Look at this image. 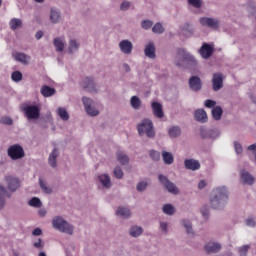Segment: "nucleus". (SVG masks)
<instances>
[{"label":"nucleus","instance_id":"obj_1","mask_svg":"<svg viewBox=\"0 0 256 256\" xmlns=\"http://www.w3.org/2000/svg\"><path fill=\"white\" fill-rule=\"evenodd\" d=\"M209 201L211 209H225V206L229 203V190H227V187L225 186L214 188L211 192Z\"/></svg>","mask_w":256,"mask_h":256},{"label":"nucleus","instance_id":"obj_2","mask_svg":"<svg viewBox=\"0 0 256 256\" xmlns=\"http://www.w3.org/2000/svg\"><path fill=\"white\" fill-rule=\"evenodd\" d=\"M175 65L182 69H197V59L193 54L189 53L184 48H179L177 50L176 58H175Z\"/></svg>","mask_w":256,"mask_h":256},{"label":"nucleus","instance_id":"obj_3","mask_svg":"<svg viewBox=\"0 0 256 256\" xmlns=\"http://www.w3.org/2000/svg\"><path fill=\"white\" fill-rule=\"evenodd\" d=\"M137 132L140 137L146 135L148 139H155V127L153 126V121L149 118H144L138 125H137Z\"/></svg>","mask_w":256,"mask_h":256},{"label":"nucleus","instance_id":"obj_4","mask_svg":"<svg viewBox=\"0 0 256 256\" xmlns=\"http://www.w3.org/2000/svg\"><path fill=\"white\" fill-rule=\"evenodd\" d=\"M52 227L60 233H66V235H72L74 231L73 225H71L61 216H56L53 218Z\"/></svg>","mask_w":256,"mask_h":256},{"label":"nucleus","instance_id":"obj_5","mask_svg":"<svg viewBox=\"0 0 256 256\" xmlns=\"http://www.w3.org/2000/svg\"><path fill=\"white\" fill-rule=\"evenodd\" d=\"M22 111L29 120H37L41 117V108L39 105L33 104H24L22 107Z\"/></svg>","mask_w":256,"mask_h":256},{"label":"nucleus","instance_id":"obj_6","mask_svg":"<svg viewBox=\"0 0 256 256\" xmlns=\"http://www.w3.org/2000/svg\"><path fill=\"white\" fill-rule=\"evenodd\" d=\"M7 155L12 161H19L25 157V150L19 144L11 145L7 150Z\"/></svg>","mask_w":256,"mask_h":256},{"label":"nucleus","instance_id":"obj_7","mask_svg":"<svg viewBox=\"0 0 256 256\" xmlns=\"http://www.w3.org/2000/svg\"><path fill=\"white\" fill-rule=\"evenodd\" d=\"M158 179L168 193H172V195H179V188H177L175 183L171 182L170 179L167 178V176L160 174L158 176Z\"/></svg>","mask_w":256,"mask_h":256},{"label":"nucleus","instance_id":"obj_8","mask_svg":"<svg viewBox=\"0 0 256 256\" xmlns=\"http://www.w3.org/2000/svg\"><path fill=\"white\" fill-rule=\"evenodd\" d=\"M220 136L221 132L219 129L200 128V137H202V139H212L215 141V139H219Z\"/></svg>","mask_w":256,"mask_h":256},{"label":"nucleus","instance_id":"obj_9","mask_svg":"<svg viewBox=\"0 0 256 256\" xmlns=\"http://www.w3.org/2000/svg\"><path fill=\"white\" fill-rule=\"evenodd\" d=\"M188 85L190 91H193L194 93H199V91L203 89V81L199 76H191L188 80Z\"/></svg>","mask_w":256,"mask_h":256},{"label":"nucleus","instance_id":"obj_10","mask_svg":"<svg viewBox=\"0 0 256 256\" xmlns=\"http://www.w3.org/2000/svg\"><path fill=\"white\" fill-rule=\"evenodd\" d=\"M223 81H225V75L221 72L214 73L212 75V89L213 91H221L223 87Z\"/></svg>","mask_w":256,"mask_h":256},{"label":"nucleus","instance_id":"obj_11","mask_svg":"<svg viewBox=\"0 0 256 256\" xmlns=\"http://www.w3.org/2000/svg\"><path fill=\"white\" fill-rule=\"evenodd\" d=\"M81 87L88 93H97V86L93 77H85L81 82Z\"/></svg>","mask_w":256,"mask_h":256},{"label":"nucleus","instance_id":"obj_12","mask_svg":"<svg viewBox=\"0 0 256 256\" xmlns=\"http://www.w3.org/2000/svg\"><path fill=\"white\" fill-rule=\"evenodd\" d=\"M202 27H209V29H219L220 22L216 18L202 17L199 20Z\"/></svg>","mask_w":256,"mask_h":256},{"label":"nucleus","instance_id":"obj_13","mask_svg":"<svg viewBox=\"0 0 256 256\" xmlns=\"http://www.w3.org/2000/svg\"><path fill=\"white\" fill-rule=\"evenodd\" d=\"M222 247L221 243L211 240L204 245V251L207 255H211L213 253H219Z\"/></svg>","mask_w":256,"mask_h":256},{"label":"nucleus","instance_id":"obj_14","mask_svg":"<svg viewBox=\"0 0 256 256\" xmlns=\"http://www.w3.org/2000/svg\"><path fill=\"white\" fill-rule=\"evenodd\" d=\"M97 181L101 185L102 189H111L113 187V182H111V176L109 174H99L97 176Z\"/></svg>","mask_w":256,"mask_h":256},{"label":"nucleus","instance_id":"obj_15","mask_svg":"<svg viewBox=\"0 0 256 256\" xmlns=\"http://www.w3.org/2000/svg\"><path fill=\"white\" fill-rule=\"evenodd\" d=\"M4 179L7 183L9 191H11L12 193H15V191H17V189L21 187V181H19L18 178H15L13 176H6Z\"/></svg>","mask_w":256,"mask_h":256},{"label":"nucleus","instance_id":"obj_16","mask_svg":"<svg viewBox=\"0 0 256 256\" xmlns=\"http://www.w3.org/2000/svg\"><path fill=\"white\" fill-rule=\"evenodd\" d=\"M118 47L124 55H131V53H133V42L130 40L125 39L120 41Z\"/></svg>","mask_w":256,"mask_h":256},{"label":"nucleus","instance_id":"obj_17","mask_svg":"<svg viewBox=\"0 0 256 256\" xmlns=\"http://www.w3.org/2000/svg\"><path fill=\"white\" fill-rule=\"evenodd\" d=\"M151 108L154 117H156L157 119H163L165 117V113L163 112V105H161V103L152 102Z\"/></svg>","mask_w":256,"mask_h":256},{"label":"nucleus","instance_id":"obj_18","mask_svg":"<svg viewBox=\"0 0 256 256\" xmlns=\"http://www.w3.org/2000/svg\"><path fill=\"white\" fill-rule=\"evenodd\" d=\"M184 167L185 169H188V171H199V169H201V163L199 160L185 159Z\"/></svg>","mask_w":256,"mask_h":256},{"label":"nucleus","instance_id":"obj_19","mask_svg":"<svg viewBox=\"0 0 256 256\" xmlns=\"http://www.w3.org/2000/svg\"><path fill=\"white\" fill-rule=\"evenodd\" d=\"M213 46L208 43H204L201 48L199 49V53L202 59H209L211 55H213Z\"/></svg>","mask_w":256,"mask_h":256},{"label":"nucleus","instance_id":"obj_20","mask_svg":"<svg viewBox=\"0 0 256 256\" xmlns=\"http://www.w3.org/2000/svg\"><path fill=\"white\" fill-rule=\"evenodd\" d=\"M59 148H54L49 156H48V165L52 167V169H57V159L59 158Z\"/></svg>","mask_w":256,"mask_h":256},{"label":"nucleus","instance_id":"obj_21","mask_svg":"<svg viewBox=\"0 0 256 256\" xmlns=\"http://www.w3.org/2000/svg\"><path fill=\"white\" fill-rule=\"evenodd\" d=\"M115 215H117V217H120L121 219H131V209H129L128 207H123V206H119L116 210H115Z\"/></svg>","mask_w":256,"mask_h":256},{"label":"nucleus","instance_id":"obj_22","mask_svg":"<svg viewBox=\"0 0 256 256\" xmlns=\"http://www.w3.org/2000/svg\"><path fill=\"white\" fill-rule=\"evenodd\" d=\"M144 54L148 59H155L157 57L155 43L149 42L144 48Z\"/></svg>","mask_w":256,"mask_h":256},{"label":"nucleus","instance_id":"obj_23","mask_svg":"<svg viewBox=\"0 0 256 256\" xmlns=\"http://www.w3.org/2000/svg\"><path fill=\"white\" fill-rule=\"evenodd\" d=\"M240 177L243 185H253L255 183V177L245 170L241 172Z\"/></svg>","mask_w":256,"mask_h":256},{"label":"nucleus","instance_id":"obj_24","mask_svg":"<svg viewBox=\"0 0 256 256\" xmlns=\"http://www.w3.org/2000/svg\"><path fill=\"white\" fill-rule=\"evenodd\" d=\"M81 47V43L77 41V39H70L68 42V53L69 55H73V53H77L79 48Z\"/></svg>","mask_w":256,"mask_h":256},{"label":"nucleus","instance_id":"obj_25","mask_svg":"<svg viewBox=\"0 0 256 256\" xmlns=\"http://www.w3.org/2000/svg\"><path fill=\"white\" fill-rule=\"evenodd\" d=\"M194 119L199 123H207V112L204 109H197L194 113Z\"/></svg>","mask_w":256,"mask_h":256},{"label":"nucleus","instance_id":"obj_26","mask_svg":"<svg viewBox=\"0 0 256 256\" xmlns=\"http://www.w3.org/2000/svg\"><path fill=\"white\" fill-rule=\"evenodd\" d=\"M128 233L130 237H133V238L141 237V235H143V227L132 225L130 226Z\"/></svg>","mask_w":256,"mask_h":256},{"label":"nucleus","instance_id":"obj_27","mask_svg":"<svg viewBox=\"0 0 256 256\" xmlns=\"http://www.w3.org/2000/svg\"><path fill=\"white\" fill-rule=\"evenodd\" d=\"M53 45L58 53H63L65 50V38L57 37L53 40Z\"/></svg>","mask_w":256,"mask_h":256},{"label":"nucleus","instance_id":"obj_28","mask_svg":"<svg viewBox=\"0 0 256 256\" xmlns=\"http://www.w3.org/2000/svg\"><path fill=\"white\" fill-rule=\"evenodd\" d=\"M40 93L44 97H53L55 93H57V90L55 88H52L51 86L43 85L40 89Z\"/></svg>","mask_w":256,"mask_h":256},{"label":"nucleus","instance_id":"obj_29","mask_svg":"<svg viewBox=\"0 0 256 256\" xmlns=\"http://www.w3.org/2000/svg\"><path fill=\"white\" fill-rule=\"evenodd\" d=\"M50 21L51 23L57 24L61 21V13L56 8L50 10Z\"/></svg>","mask_w":256,"mask_h":256},{"label":"nucleus","instance_id":"obj_30","mask_svg":"<svg viewBox=\"0 0 256 256\" xmlns=\"http://www.w3.org/2000/svg\"><path fill=\"white\" fill-rule=\"evenodd\" d=\"M162 159L165 163V165H173L175 161V157L171 152L162 151Z\"/></svg>","mask_w":256,"mask_h":256},{"label":"nucleus","instance_id":"obj_31","mask_svg":"<svg viewBox=\"0 0 256 256\" xmlns=\"http://www.w3.org/2000/svg\"><path fill=\"white\" fill-rule=\"evenodd\" d=\"M130 105L132 109H134V111H139L142 105L141 98H139L138 96H132L130 98Z\"/></svg>","mask_w":256,"mask_h":256},{"label":"nucleus","instance_id":"obj_32","mask_svg":"<svg viewBox=\"0 0 256 256\" xmlns=\"http://www.w3.org/2000/svg\"><path fill=\"white\" fill-rule=\"evenodd\" d=\"M9 27L12 31H16V29L23 27V20L19 18H12L9 22Z\"/></svg>","mask_w":256,"mask_h":256},{"label":"nucleus","instance_id":"obj_33","mask_svg":"<svg viewBox=\"0 0 256 256\" xmlns=\"http://www.w3.org/2000/svg\"><path fill=\"white\" fill-rule=\"evenodd\" d=\"M212 117L214 121H221L223 117V108L221 106H216L212 109Z\"/></svg>","mask_w":256,"mask_h":256},{"label":"nucleus","instance_id":"obj_34","mask_svg":"<svg viewBox=\"0 0 256 256\" xmlns=\"http://www.w3.org/2000/svg\"><path fill=\"white\" fill-rule=\"evenodd\" d=\"M39 187L46 195H51V193H53V188L47 185V183L41 178H39Z\"/></svg>","mask_w":256,"mask_h":256},{"label":"nucleus","instance_id":"obj_35","mask_svg":"<svg viewBox=\"0 0 256 256\" xmlns=\"http://www.w3.org/2000/svg\"><path fill=\"white\" fill-rule=\"evenodd\" d=\"M168 134H169V137H171V139H177V137H179L181 135V127L172 126L168 130Z\"/></svg>","mask_w":256,"mask_h":256},{"label":"nucleus","instance_id":"obj_36","mask_svg":"<svg viewBox=\"0 0 256 256\" xmlns=\"http://www.w3.org/2000/svg\"><path fill=\"white\" fill-rule=\"evenodd\" d=\"M182 227H184L187 235H195V232H193V224L190 220H182Z\"/></svg>","mask_w":256,"mask_h":256},{"label":"nucleus","instance_id":"obj_37","mask_svg":"<svg viewBox=\"0 0 256 256\" xmlns=\"http://www.w3.org/2000/svg\"><path fill=\"white\" fill-rule=\"evenodd\" d=\"M7 195V188L0 184V211L5 209V196Z\"/></svg>","mask_w":256,"mask_h":256},{"label":"nucleus","instance_id":"obj_38","mask_svg":"<svg viewBox=\"0 0 256 256\" xmlns=\"http://www.w3.org/2000/svg\"><path fill=\"white\" fill-rule=\"evenodd\" d=\"M15 59H16V61H19V63H23V65H27V63H29V59H31V57H29L25 53H17L15 55Z\"/></svg>","mask_w":256,"mask_h":256},{"label":"nucleus","instance_id":"obj_39","mask_svg":"<svg viewBox=\"0 0 256 256\" xmlns=\"http://www.w3.org/2000/svg\"><path fill=\"white\" fill-rule=\"evenodd\" d=\"M193 26L189 23H185L182 27V33L185 37H192L193 36Z\"/></svg>","mask_w":256,"mask_h":256},{"label":"nucleus","instance_id":"obj_40","mask_svg":"<svg viewBox=\"0 0 256 256\" xmlns=\"http://www.w3.org/2000/svg\"><path fill=\"white\" fill-rule=\"evenodd\" d=\"M57 115L60 117L62 121H67L69 119V112H67V109L63 107H59L57 109Z\"/></svg>","mask_w":256,"mask_h":256},{"label":"nucleus","instance_id":"obj_41","mask_svg":"<svg viewBox=\"0 0 256 256\" xmlns=\"http://www.w3.org/2000/svg\"><path fill=\"white\" fill-rule=\"evenodd\" d=\"M117 161H119L121 165H127V163H129V156H127L125 152H118Z\"/></svg>","mask_w":256,"mask_h":256},{"label":"nucleus","instance_id":"obj_42","mask_svg":"<svg viewBox=\"0 0 256 256\" xmlns=\"http://www.w3.org/2000/svg\"><path fill=\"white\" fill-rule=\"evenodd\" d=\"M162 211L165 215H175V207L173 206V204H165L162 207Z\"/></svg>","mask_w":256,"mask_h":256},{"label":"nucleus","instance_id":"obj_43","mask_svg":"<svg viewBox=\"0 0 256 256\" xmlns=\"http://www.w3.org/2000/svg\"><path fill=\"white\" fill-rule=\"evenodd\" d=\"M82 103L85 111H87L90 107H93V105H95V102L91 98L85 96L82 97Z\"/></svg>","mask_w":256,"mask_h":256},{"label":"nucleus","instance_id":"obj_44","mask_svg":"<svg viewBox=\"0 0 256 256\" xmlns=\"http://www.w3.org/2000/svg\"><path fill=\"white\" fill-rule=\"evenodd\" d=\"M152 33L162 35V33H165V27H163V24L158 22L152 27Z\"/></svg>","mask_w":256,"mask_h":256},{"label":"nucleus","instance_id":"obj_45","mask_svg":"<svg viewBox=\"0 0 256 256\" xmlns=\"http://www.w3.org/2000/svg\"><path fill=\"white\" fill-rule=\"evenodd\" d=\"M28 205L30 207H36V208H39V207H42L43 206V202H41V199L37 198V197H33L32 199H30L28 201Z\"/></svg>","mask_w":256,"mask_h":256},{"label":"nucleus","instance_id":"obj_46","mask_svg":"<svg viewBox=\"0 0 256 256\" xmlns=\"http://www.w3.org/2000/svg\"><path fill=\"white\" fill-rule=\"evenodd\" d=\"M249 249H251V245L249 244L238 247L239 256H247L249 253Z\"/></svg>","mask_w":256,"mask_h":256},{"label":"nucleus","instance_id":"obj_47","mask_svg":"<svg viewBox=\"0 0 256 256\" xmlns=\"http://www.w3.org/2000/svg\"><path fill=\"white\" fill-rule=\"evenodd\" d=\"M113 173L116 179H123V177L125 176V173H123V169L121 168V166H116L113 170Z\"/></svg>","mask_w":256,"mask_h":256},{"label":"nucleus","instance_id":"obj_48","mask_svg":"<svg viewBox=\"0 0 256 256\" xmlns=\"http://www.w3.org/2000/svg\"><path fill=\"white\" fill-rule=\"evenodd\" d=\"M11 79L15 83H19V81L23 80V73H21V71H14L11 75Z\"/></svg>","mask_w":256,"mask_h":256},{"label":"nucleus","instance_id":"obj_49","mask_svg":"<svg viewBox=\"0 0 256 256\" xmlns=\"http://www.w3.org/2000/svg\"><path fill=\"white\" fill-rule=\"evenodd\" d=\"M86 113L90 117H97V115H99V110H97V108H95V105H92L90 108H88L86 110Z\"/></svg>","mask_w":256,"mask_h":256},{"label":"nucleus","instance_id":"obj_50","mask_svg":"<svg viewBox=\"0 0 256 256\" xmlns=\"http://www.w3.org/2000/svg\"><path fill=\"white\" fill-rule=\"evenodd\" d=\"M153 27V21L151 20H143L141 22V28L144 29L145 31H149Z\"/></svg>","mask_w":256,"mask_h":256},{"label":"nucleus","instance_id":"obj_51","mask_svg":"<svg viewBox=\"0 0 256 256\" xmlns=\"http://www.w3.org/2000/svg\"><path fill=\"white\" fill-rule=\"evenodd\" d=\"M147 187H149V183L141 181L137 184L136 189L137 191H139V193H143V191H145Z\"/></svg>","mask_w":256,"mask_h":256},{"label":"nucleus","instance_id":"obj_52","mask_svg":"<svg viewBox=\"0 0 256 256\" xmlns=\"http://www.w3.org/2000/svg\"><path fill=\"white\" fill-rule=\"evenodd\" d=\"M149 155L152 161H159L161 159V153L157 150H150Z\"/></svg>","mask_w":256,"mask_h":256},{"label":"nucleus","instance_id":"obj_53","mask_svg":"<svg viewBox=\"0 0 256 256\" xmlns=\"http://www.w3.org/2000/svg\"><path fill=\"white\" fill-rule=\"evenodd\" d=\"M189 5H192V7H195V9H201L203 6L202 0H187Z\"/></svg>","mask_w":256,"mask_h":256},{"label":"nucleus","instance_id":"obj_54","mask_svg":"<svg viewBox=\"0 0 256 256\" xmlns=\"http://www.w3.org/2000/svg\"><path fill=\"white\" fill-rule=\"evenodd\" d=\"M217 105V102L215 100H211V99H207L205 102H204V106L207 108V109H215V107Z\"/></svg>","mask_w":256,"mask_h":256},{"label":"nucleus","instance_id":"obj_55","mask_svg":"<svg viewBox=\"0 0 256 256\" xmlns=\"http://www.w3.org/2000/svg\"><path fill=\"white\" fill-rule=\"evenodd\" d=\"M0 123L2 125H13V119L9 116H4L0 118Z\"/></svg>","mask_w":256,"mask_h":256},{"label":"nucleus","instance_id":"obj_56","mask_svg":"<svg viewBox=\"0 0 256 256\" xmlns=\"http://www.w3.org/2000/svg\"><path fill=\"white\" fill-rule=\"evenodd\" d=\"M131 9V2L130 1H123L120 4V11H129Z\"/></svg>","mask_w":256,"mask_h":256},{"label":"nucleus","instance_id":"obj_57","mask_svg":"<svg viewBox=\"0 0 256 256\" xmlns=\"http://www.w3.org/2000/svg\"><path fill=\"white\" fill-rule=\"evenodd\" d=\"M159 229L167 235L169 233V224L167 222H160Z\"/></svg>","mask_w":256,"mask_h":256},{"label":"nucleus","instance_id":"obj_58","mask_svg":"<svg viewBox=\"0 0 256 256\" xmlns=\"http://www.w3.org/2000/svg\"><path fill=\"white\" fill-rule=\"evenodd\" d=\"M234 149L237 155H241V153H243V146L237 141L234 142Z\"/></svg>","mask_w":256,"mask_h":256},{"label":"nucleus","instance_id":"obj_59","mask_svg":"<svg viewBox=\"0 0 256 256\" xmlns=\"http://www.w3.org/2000/svg\"><path fill=\"white\" fill-rule=\"evenodd\" d=\"M33 247H35V249H43V247H45V242H43V239L38 238V240L33 243Z\"/></svg>","mask_w":256,"mask_h":256},{"label":"nucleus","instance_id":"obj_60","mask_svg":"<svg viewBox=\"0 0 256 256\" xmlns=\"http://www.w3.org/2000/svg\"><path fill=\"white\" fill-rule=\"evenodd\" d=\"M32 235H34V237H41V235H43V230H41V228H35L32 231Z\"/></svg>","mask_w":256,"mask_h":256},{"label":"nucleus","instance_id":"obj_61","mask_svg":"<svg viewBox=\"0 0 256 256\" xmlns=\"http://www.w3.org/2000/svg\"><path fill=\"white\" fill-rule=\"evenodd\" d=\"M246 225H247V227H255V225H256L255 220L253 218L247 219Z\"/></svg>","mask_w":256,"mask_h":256},{"label":"nucleus","instance_id":"obj_62","mask_svg":"<svg viewBox=\"0 0 256 256\" xmlns=\"http://www.w3.org/2000/svg\"><path fill=\"white\" fill-rule=\"evenodd\" d=\"M206 187H207V181L201 180V181L198 183V189H205Z\"/></svg>","mask_w":256,"mask_h":256},{"label":"nucleus","instance_id":"obj_63","mask_svg":"<svg viewBox=\"0 0 256 256\" xmlns=\"http://www.w3.org/2000/svg\"><path fill=\"white\" fill-rule=\"evenodd\" d=\"M45 34L43 33V31H38L35 34L36 39L39 41V39H41Z\"/></svg>","mask_w":256,"mask_h":256},{"label":"nucleus","instance_id":"obj_64","mask_svg":"<svg viewBox=\"0 0 256 256\" xmlns=\"http://www.w3.org/2000/svg\"><path fill=\"white\" fill-rule=\"evenodd\" d=\"M38 215H39V217H45V215H47V210H45V209H40V210L38 211Z\"/></svg>","mask_w":256,"mask_h":256}]
</instances>
